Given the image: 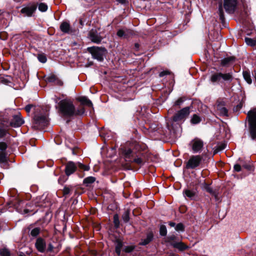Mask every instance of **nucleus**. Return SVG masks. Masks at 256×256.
I'll return each mask as SVG.
<instances>
[{
    "instance_id": "obj_52",
    "label": "nucleus",
    "mask_w": 256,
    "mask_h": 256,
    "mask_svg": "<svg viewBox=\"0 0 256 256\" xmlns=\"http://www.w3.org/2000/svg\"><path fill=\"white\" fill-rule=\"evenodd\" d=\"M225 148H226L225 144H222L218 146V150H224Z\"/></svg>"
},
{
    "instance_id": "obj_26",
    "label": "nucleus",
    "mask_w": 256,
    "mask_h": 256,
    "mask_svg": "<svg viewBox=\"0 0 256 256\" xmlns=\"http://www.w3.org/2000/svg\"><path fill=\"white\" fill-rule=\"evenodd\" d=\"M243 76L245 80L248 84H251L252 82V80L251 78L250 74V72L248 71L243 72Z\"/></svg>"
},
{
    "instance_id": "obj_7",
    "label": "nucleus",
    "mask_w": 256,
    "mask_h": 256,
    "mask_svg": "<svg viewBox=\"0 0 256 256\" xmlns=\"http://www.w3.org/2000/svg\"><path fill=\"white\" fill-rule=\"evenodd\" d=\"M88 50L92 54L93 58L100 62L103 60L104 56L106 52L105 48L93 46L88 48Z\"/></svg>"
},
{
    "instance_id": "obj_49",
    "label": "nucleus",
    "mask_w": 256,
    "mask_h": 256,
    "mask_svg": "<svg viewBox=\"0 0 256 256\" xmlns=\"http://www.w3.org/2000/svg\"><path fill=\"white\" fill-rule=\"evenodd\" d=\"M168 74H169V72L168 71H162L160 73L159 76L160 77H162L165 75Z\"/></svg>"
},
{
    "instance_id": "obj_23",
    "label": "nucleus",
    "mask_w": 256,
    "mask_h": 256,
    "mask_svg": "<svg viewBox=\"0 0 256 256\" xmlns=\"http://www.w3.org/2000/svg\"><path fill=\"white\" fill-rule=\"evenodd\" d=\"M30 230L29 235L30 236H32V238L36 237L40 233L41 231V228L38 227H36L34 228H29Z\"/></svg>"
},
{
    "instance_id": "obj_56",
    "label": "nucleus",
    "mask_w": 256,
    "mask_h": 256,
    "mask_svg": "<svg viewBox=\"0 0 256 256\" xmlns=\"http://www.w3.org/2000/svg\"><path fill=\"white\" fill-rule=\"evenodd\" d=\"M80 24L82 26L84 25V22L82 21V19H81V18L80 20Z\"/></svg>"
},
{
    "instance_id": "obj_50",
    "label": "nucleus",
    "mask_w": 256,
    "mask_h": 256,
    "mask_svg": "<svg viewBox=\"0 0 256 256\" xmlns=\"http://www.w3.org/2000/svg\"><path fill=\"white\" fill-rule=\"evenodd\" d=\"M53 249H54V246L52 245V244L50 243L48 245V248H47V251L48 252H52Z\"/></svg>"
},
{
    "instance_id": "obj_8",
    "label": "nucleus",
    "mask_w": 256,
    "mask_h": 256,
    "mask_svg": "<svg viewBox=\"0 0 256 256\" xmlns=\"http://www.w3.org/2000/svg\"><path fill=\"white\" fill-rule=\"evenodd\" d=\"M202 157L200 155L192 156L186 162L187 169H194L198 167L202 161Z\"/></svg>"
},
{
    "instance_id": "obj_2",
    "label": "nucleus",
    "mask_w": 256,
    "mask_h": 256,
    "mask_svg": "<svg viewBox=\"0 0 256 256\" xmlns=\"http://www.w3.org/2000/svg\"><path fill=\"white\" fill-rule=\"evenodd\" d=\"M122 154L126 162L135 163L139 166H142L144 164V160L140 154L136 152L134 150L124 148L122 150Z\"/></svg>"
},
{
    "instance_id": "obj_28",
    "label": "nucleus",
    "mask_w": 256,
    "mask_h": 256,
    "mask_svg": "<svg viewBox=\"0 0 256 256\" xmlns=\"http://www.w3.org/2000/svg\"><path fill=\"white\" fill-rule=\"evenodd\" d=\"M234 58L232 56L228 57L222 60L221 64L222 66H226L229 64L230 62L234 60Z\"/></svg>"
},
{
    "instance_id": "obj_60",
    "label": "nucleus",
    "mask_w": 256,
    "mask_h": 256,
    "mask_svg": "<svg viewBox=\"0 0 256 256\" xmlns=\"http://www.w3.org/2000/svg\"><path fill=\"white\" fill-rule=\"evenodd\" d=\"M38 206H44L42 204H38Z\"/></svg>"
},
{
    "instance_id": "obj_47",
    "label": "nucleus",
    "mask_w": 256,
    "mask_h": 256,
    "mask_svg": "<svg viewBox=\"0 0 256 256\" xmlns=\"http://www.w3.org/2000/svg\"><path fill=\"white\" fill-rule=\"evenodd\" d=\"M234 168L236 172H239L241 170V166L238 164H236Z\"/></svg>"
},
{
    "instance_id": "obj_21",
    "label": "nucleus",
    "mask_w": 256,
    "mask_h": 256,
    "mask_svg": "<svg viewBox=\"0 0 256 256\" xmlns=\"http://www.w3.org/2000/svg\"><path fill=\"white\" fill-rule=\"evenodd\" d=\"M12 78L9 76H0V83L6 84L10 85L12 84Z\"/></svg>"
},
{
    "instance_id": "obj_11",
    "label": "nucleus",
    "mask_w": 256,
    "mask_h": 256,
    "mask_svg": "<svg viewBox=\"0 0 256 256\" xmlns=\"http://www.w3.org/2000/svg\"><path fill=\"white\" fill-rule=\"evenodd\" d=\"M34 124L40 128H42L48 124V120L46 115L37 114L34 116Z\"/></svg>"
},
{
    "instance_id": "obj_42",
    "label": "nucleus",
    "mask_w": 256,
    "mask_h": 256,
    "mask_svg": "<svg viewBox=\"0 0 256 256\" xmlns=\"http://www.w3.org/2000/svg\"><path fill=\"white\" fill-rule=\"evenodd\" d=\"M72 190V187L65 186L63 190V193L64 196L70 194V191Z\"/></svg>"
},
{
    "instance_id": "obj_4",
    "label": "nucleus",
    "mask_w": 256,
    "mask_h": 256,
    "mask_svg": "<svg viewBox=\"0 0 256 256\" xmlns=\"http://www.w3.org/2000/svg\"><path fill=\"white\" fill-rule=\"evenodd\" d=\"M246 120L248 122L249 136L256 141V107L250 110Z\"/></svg>"
},
{
    "instance_id": "obj_34",
    "label": "nucleus",
    "mask_w": 256,
    "mask_h": 256,
    "mask_svg": "<svg viewBox=\"0 0 256 256\" xmlns=\"http://www.w3.org/2000/svg\"><path fill=\"white\" fill-rule=\"evenodd\" d=\"M204 188L207 192H209L210 194L213 195L215 194V192L212 188L210 185L206 183L204 184Z\"/></svg>"
},
{
    "instance_id": "obj_36",
    "label": "nucleus",
    "mask_w": 256,
    "mask_h": 256,
    "mask_svg": "<svg viewBox=\"0 0 256 256\" xmlns=\"http://www.w3.org/2000/svg\"><path fill=\"white\" fill-rule=\"evenodd\" d=\"M176 236L172 234V236H170L166 237V242L170 243V244L171 245V242H174V240H176Z\"/></svg>"
},
{
    "instance_id": "obj_9",
    "label": "nucleus",
    "mask_w": 256,
    "mask_h": 256,
    "mask_svg": "<svg viewBox=\"0 0 256 256\" xmlns=\"http://www.w3.org/2000/svg\"><path fill=\"white\" fill-rule=\"evenodd\" d=\"M237 5L238 0H224V7L226 12L228 14H234Z\"/></svg>"
},
{
    "instance_id": "obj_17",
    "label": "nucleus",
    "mask_w": 256,
    "mask_h": 256,
    "mask_svg": "<svg viewBox=\"0 0 256 256\" xmlns=\"http://www.w3.org/2000/svg\"><path fill=\"white\" fill-rule=\"evenodd\" d=\"M217 110L218 112L222 116H228V111L227 108L225 107L224 102H218Z\"/></svg>"
},
{
    "instance_id": "obj_35",
    "label": "nucleus",
    "mask_w": 256,
    "mask_h": 256,
    "mask_svg": "<svg viewBox=\"0 0 256 256\" xmlns=\"http://www.w3.org/2000/svg\"><path fill=\"white\" fill-rule=\"evenodd\" d=\"M38 8L40 11L44 12L47 10L48 7L46 4L42 2L38 4Z\"/></svg>"
},
{
    "instance_id": "obj_5",
    "label": "nucleus",
    "mask_w": 256,
    "mask_h": 256,
    "mask_svg": "<svg viewBox=\"0 0 256 256\" xmlns=\"http://www.w3.org/2000/svg\"><path fill=\"white\" fill-rule=\"evenodd\" d=\"M233 80L232 72L222 74L220 72H215L212 74L210 80L212 84H220L223 82H230Z\"/></svg>"
},
{
    "instance_id": "obj_1",
    "label": "nucleus",
    "mask_w": 256,
    "mask_h": 256,
    "mask_svg": "<svg viewBox=\"0 0 256 256\" xmlns=\"http://www.w3.org/2000/svg\"><path fill=\"white\" fill-rule=\"evenodd\" d=\"M60 111L62 114L67 117H71L77 115H82L84 112V108H80L76 110L72 100L64 99L60 102Z\"/></svg>"
},
{
    "instance_id": "obj_40",
    "label": "nucleus",
    "mask_w": 256,
    "mask_h": 256,
    "mask_svg": "<svg viewBox=\"0 0 256 256\" xmlns=\"http://www.w3.org/2000/svg\"><path fill=\"white\" fill-rule=\"evenodd\" d=\"M38 60L42 63H45L47 60L46 56L44 54H38Z\"/></svg>"
},
{
    "instance_id": "obj_33",
    "label": "nucleus",
    "mask_w": 256,
    "mask_h": 256,
    "mask_svg": "<svg viewBox=\"0 0 256 256\" xmlns=\"http://www.w3.org/2000/svg\"><path fill=\"white\" fill-rule=\"evenodd\" d=\"M245 42L248 45L250 46H254L256 44V40L248 38H245Z\"/></svg>"
},
{
    "instance_id": "obj_46",
    "label": "nucleus",
    "mask_w": 256,
    "mask_h": 256,
    "mask_svg": "<svg viewBox=\"0 0 256 256\" xmlns=\"http://www.w3.org/2000/svg\"><path fill=\"white\" fill-rule=\"evenodd\" d=\"M184 102V100L183 98H180L175 102L174 105L176 106H180Z\"/></svg>"
},
{
    "instance_id": "obj_19",
    "label": "nucleus",
    "mask_w": 256,
    "mask_h": 256,
    "mask_svg": "<svg viewBox=\"0 0 256 256\" xmlns=\"http://www.w3.org/2000/svg\"><path fill=\"white\" fill-rule=\"evenodd\" d=\"M60 29L62 32L66 34H70L73 32L70 28V23L68 22H62L60 25Z\"/></svg>"
},
{
    "instance_id": "obj_29",
    "label": "nucleus",
    "mask_w": 256,
    "mask_h": 256,
    "mask_svg": "<svg viewBox=\"0 0 256 256\" xmlns=\"http://www.w3.org/2000/svg\"><path fill=\"white\" fill-rule=\"evenodd\" d=\"M218 14L220 16V20L222 22H223L224 21V16L222 4H220L218 7Z\"/></svg>"
},
{
    "instance_id": "obj_55",
    "label": "nucleus",
    "mask_w": 256,
    "mask_h": 256,
    "mask_svg": "<svg viewBox=\"0 0 256 256\" xmlns=\"http://www.w3.org/2000/svg\"><path fill=\"white\" fill-rule=\"evenodd\" d=\"M116 1L122 4H124L126 2V0H116Z\"/></svg>"
},
{
    "instance_id": "obj_54",
    "label": "nucleus",
    "mask_w": 256,
    "mask_h": 256,
    "mask_svg": "<svg viewBox=\"0 0 256 256\" xmlns=\"http://www.w3.org/2000/svg\"><path fill=\"white\" fill-rule=\"evenodd\" d=\"M169 225L172 227H174L176 226V224L174 222H169Z\"/></svg>"
},
{
    "instance_id": "obj_44",
    "label": "nucleus",
    "mask_w": 256,
    "mask_h": 256,
    "mask_svg": "<svg viewBox=\"0 0 256 256\" xmlns=\"http://www.w3.org/2000/svg\"><path fill=\"white\" fill-rule=\"evenodd\" d=\"M7 144L4 142H0V150L2 151H4L7 148Z\"/></svg>"
},
{
    "instance_id": "obj_37",
    "label": "nucleus",
    "mask_w": 256,
    "mask_h": 256,
    "mask_svg": "<svg viewBox=\"0 0 256 256\" xmlns=\"http://www.w3.org/2000/svg\"><path fill=\"white\" fill-rule=\"evenodd\" d=\"M122 247V244L121 242H118L116 246V252L118 256L120 254L121 249Z\"/></svg>"
},
{
    "instance_id": "obj_13",
    "label": "nucleus",
    "mask_w": 256,
    "mask_h": 256,
    "mask_svg": "<svg viewBox=\"0 0 256 256\" xmlns=\"http://www.w3.org/2000/svg\"><path fill=\"white\" fill-rule=\"evenodd\" d=\"M88 36L90 40L94 43L99 44L102 39L100 33L98 32L96 30L92 29L89 32Z\"/></svg>"
},
{
    "instance_id": "obj_10",
    "label": "nucleus",
    "mask_w": 256,
    "mask_h": 256,
    "mask_svg": "<svg viewBox=\"0 0 256 256\" xmlns=\"http://www.w3.org/2000/svg\"><path fill=\"white\" fill-rule=\"evenodd\" d=\"M190 107L187 106L178 110L173 116V120L174 122H179L184 120L190 114Z\"/></svg>"
},
{
    "instance_id": "obj_48",
    "label": "nucleus",
    "mask_w": 256,
    "mask_h": 256,
    "mask_svg": "<svg viewBox=\"0 0 256 256\" xmlns=\"http://www.w3.org/2000/svg\"><path fill=\"white\" fill-rule=\"evenodd\" d=\"M33 106L32 104H28L25 107V110L26 112H29L30 111L32 108Z\"/></svg>"
},
{
    "instance_id": "obj_16",
    "label": "nucleus",
    "mask_w": 256,
    "mask_h": 256,
    "mask_svg": "<svg viewBox=\"0 0 256 256\" xmlns=\"http://www.w3.org/2000/svg\"><path fill=\"white\" fill-rule=\"evenodd\" d=\"M36 6L35 5H32L22 8L20 10V12L26 16H31L36 10Z\"/></svg>"
},
{
    "instance_id": "obj_45",
    "label": "nucleus",
    "mask_w": 256,
    "mask_h": 256,
    "mask_svg": "<svg viewBox=\"0 0 256 256\" xmlns=\"http://www.w3.org/2000/svg\"><path fill=\"white\" fill-rule=\"evenodd\" d=\"M114 220L115 226L118 228L119 226L120 222L118 220V216L117 214H115L114 217Z\"/></svg>"
},
{
    "instance_id": "obj_22",
    "label": "nucleus",
    "mask_w": 256,
    "mask_h": 256,
    "mask_svg": "<svg viewBox=\"0 0 256 256\" xmlns=\"http://www.w3.org/2000/svg\"><path fill=\"white\" fill-rule=\"evenodd\" d=\"M171 246L180 250H184L188 248V246L184 243L181 242H171Z\"/></svg>"
},
{
    "instance_id": "obj_12",
    "label": "nucleus",
    "mask_w": 256,
    "mask_h": 256,
    "mask_svg": "<svg viewBox=\"0 0 256 256\" xmlns=\"http://www.w3.org/2000/svg\"><path fill=\"white\" fill-rule=\"evenodd\" d=\"M194 153L200 152L204 146V142L201 140L196 138L193 140L190 143Z\"/></svg>"
},
{
    "instance_id": "obj_20",
    "label": "nucleus",
    "mask_w": 256,
    "mask_h": 256,
    "mask_svg": "<svg viewBox=\"0 0 256 256\" xmlns=\"http://www.w3.org/2000/svg\"><path fill=\"white\" fill-rule=\"evenodd\" d=\"M78 100L79 101L82 105H85L88 107L92 106V102L86 96H80L78 98Z\"/></svg>"
},
{
    "instance_id": "obj_3",
    "label": "nucleus",
    "mask_w": 256,
    "mask_h": 256,
    "mask_svg": "<svg viewBox=\"0 0 256 256\" xmlns=\"http://www.w3.org/2000/svg\"><path fill=\"white\" fill-rule=\"evenodd\" d=\"M8 114H9L8 120L4 122H6V127L18 128L24 123V120L18 111L10 110Z\"/></svg>"
},
{
    "instance_id": "obj_25",
    "label": "nucleus",
    "mask_w": 256,
    "mask_h": 256,
    "mask_svg": "<svg viewBox=\"0 0 256 256\" xmlns=\"http://www.w3.org/2000/svg\"><path fill=\"white\" fill-rule=\"evenodd\" d=\"M202 121V118L198 114H193L190 119V122L192 124H197Z\"/></svg>"
},
{
    "instance_id": "obj_31",
    "label": "nucleus",
    "mask_w": 256,
    "mask_h": 256,
    "mask_svg": "<svg viewBox=\"0 0 256 256\" xmlns=\"http://www.w3.org/2000/svg\"><path fill=\"white\" fill-rule=\"evenodd\" d=\"M122 218L124 222H128L130 220V211L127 210L124 212L122 216Z\"/></svg>"
},
{
    "instance_id": "obj_6",
    "label": "nucleus",
    "mask_w": 256,
    "mask_h": 256,
    "mask_svg": "<svg viewBox=\"0 0 256 256\" xmlns=\"http://www.w3.org/2000/svg\"><path fill=\"white\" fill-rule=\"evenodd\" d=\"M78 168L84 171H88L90 170L88 166L84 165L80 162L74 163L72 161H69L66 164L64 170L67 176L71 175L76 171Z\"/></svg>"
},
{
    "instance_id": "obj_57",
    "label": "nucleus",
    "mask_w": 256,
    "mask_h": 256,
    "mask_svg": "<svg viewBox=\"0 0 256 256\" xmlns=\"http://www.w3.org/2000/svg\"><path fill=\"white\" fill-rule=\"evenodd\" d=\"M247 169H249L250 168V166H244Z\"/></svg>"
},
{
    "instance_id": "obj_41",
    "label": "nucleus",
    "mask_w": 256,
    "mask_h": 256,
    "mask_svg": "<svg viewBox=\"0 0 256 256\" xmlns=\"http://www.w3.org/2000/svg\"><path fill=\"white\" fill-rule=\"evenodd\" d=\"M134 247L132 246H125L124 248V251L126 252H130L134 250Z\"/></svg>"
},
{
    "instance_id": "obj_51",
    "label": "nucleus",
    "mask_w": 256,
    "mask_h": 256,
    "mask_svg": "<svg viewBox=\"0 0 256 256\" xmlns=\"http://www.w3.org/2000/svg\"><path fill=\"white\" fill-rule=\"evenodd\" d=\"M56 79V77L54 76H49L48 78V82H52L53 81H54Z\"/></svg>"
},
{
    "instance_id": "obj_32",
    "label": "nucleus",
    "mask_w": 256,
    "mask_h": 256,
    "mask_svg": "<svg viewBox=\"0 0 256 256\" xmlns=\"http://www.w3.org/2000/svg\"><path fill=\"white\" fill-rule=\"evenodd\" d=\"M0 254L1 256H10V252L8 248H3L0 250Z\"/></svg>"
},
{
    "instance_id": "obj_24",
    "label": "nucleus",
    "mask_w": 256,
    "mask_h": 256,
    "mask_svg": "<svg viewBox=\"0 0 256 256\" xmlns=\"http://www.w3.org/2000/svg\"><path fill=\"white\" fill-rule=\"evenodd\" d=\"M153 234L152 232H148L147 234L146 238L142 240V242L140 243V244L142 246H146L149 244L153 239Z\"/></svg>"
},
{
    "instance_id": "obj_53",
    "label": "nucleus",
    "mask_w": 256,
    "mask_h": 256,
    "mask_svg": "<svg viewBox=\"0 0 256 256\" xmlns=\"http://www.w3.org/2000/svg\"><path fill=\"white\" fill-rule=\"evenodd\" d=\"M140 48V44L138 43H136L134 44V50L136 51L138 50Z\"/></svg>"
},
{
    "instance_id": "obj_59",
    "label": "nucleus",
    "mask_w": 256,
    "mask_h": 256,
    "mask_svg": "<svg viewBox=\"0 0 256 256\" xmlns=\"http://www.w3.org/2000/svg\"><path fill=\"white\" fill-rule=\"evenodd\" d=\"M254 78H255V80H256V72H254Z\"/></svg>"
},
{
    "instance_id": "obj_39",
    "label": "nucleus",
    "mask_w": 256,
    "mask_h": 256,
    "mask_svg": "<svg viewBox=\"0 0 256 256\" xmlns=\"http://www.w3.org/2000/svg\"><path fill=\"white\" fill-rule=\"evenodd\" d=\"M160 234L162 236H166L167 234V230L166 226L164 225H162L160 228Z\"/></svg>"
},
{
    "instance_id": "obj_27",
    "label": "nucleus",
    "mask_w": 256,
    "mask_h": 256,
    "mask_svg": "<svg viewBox=\"0 0 256 256\" xmlns=\"http://www.w3.org/2000/svg\"><path fill=\"white\" fill-rule=\"evenodd\" d=\"M3 124L4 128H2L1 126H0V138H2L4 136L8 134V127H6V122H4Z\"/></svg>"
},
{
    "instance_id": "obj_15",
    "label": "nucleus",
    "mask_w": 256,
    "mask_h": 256,
    "mask_svg": "<svg viewBox=\"0 0 256 256\" xmlns=\"http://www.w3.org/2000/svg\"><path fill=\"white\" fill-rule=\"evenodd\" d=\"M132 34V31L130 29H128L126 28L118 30L116 33V35L119 38H128Z\"/></svg>"
},
{
    "instance_id": "obj_14",
    "label": "nucleus",
    "mask_w": 256,
    "mask_h": 256,
    "mask_svg": "<svg viewBox=\"0 0 256 256\" xmlns=\"http://www.w3.org/2000/svg\"><path fill=\"white\" fill-rule=\"evenodd\" d=\"M35 246L37 250L40 252H44L46 250V242L42 238H38L36 239Z\"/></svg>"
},
{
    "instance_id": "obj_38",
    "label": "nucleus",
    "mask_w": 256,
    "mask_h": 256,
    "mask_svg": "<svg viewBox=\"0 0 256 256\" xmlns=\"http://www.w3.org/2000/svg\"><path fill=\"white\" fill-rule=\"evenodd\" d=\"M7 161L6 154L3 152H0V163H4Z\"/></svg>"
},
{
    "instance_id": "obj_43",
    "label": "nucleus",
    "mask_w": 256,
    "mask_h": 256,
    "mask_svg": "<svg viewBox=\"0 0 256 256\" xmlns=\"http://www.w3.org/2000/svg\"><path fill=\"white\" fill-rule=\"evenodd\" d=\"M175 229L177 231H184V226L182 224L180 223L178 224L175 227Z\"/></svg>"
},
{
    "instance_id": "obj_30",
    "label": "nucleus",
    "mask_w": 256,
    "mask_h": 256,
    "mask_svg": "<svg viewBox=\"0 0 256 256\" xmlns=\"http://www.w3.org/2000/svg\"><path fill=\"white\" fill-rule=\"evenodd\" d=\"M95 180L96 178L94 177L88 176L84 180V184H86V186H88V184L93 183Z\"/></svg>"
},
{
    "instance_id": "obj_18",
    "label": "nucleus",
    "mask_w": 256,
    "mask_h": 256,
    "mask_svg": "<svg viewBox=\"0 0 256 256\" xmlns=\"http://www.w3.org/2000/svg\"><path fill=\"white\" fill-rule=\"evenodd\" d=\"M185 197H187L192 200H195L197 198V192L196 190H185L183 192Z\"/></svg>"
},
{
    "instance_id": "obj_58",
    "label": "nucleus",
    "mask_w": 256,
    "mask_h": 256,
    "mask_svg": "<svg viewBox=\"0 0 256 256\" xmlns=\"http://www.w3.org/2000/svg\"><path fill=\"white\" fill-rule=\"evenodd\" d=\"M72 153L74 155L76 154V153H75L74 150H72Z\"/></svg>"
}]
</instances>
